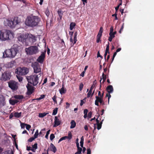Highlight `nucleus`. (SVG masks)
<instances>
[{"instance_id": "aec40b11", "label": "nucleus", "mask_w": 154, "mask_h": 154, "mask_svg": "<svg viewBox=\"0 0 154 154\" xmlns=\"http://www.w3.org/2000/svg\"><path fill=\"white\" fill-rule=\"evenodd\" d=\"M61 123V121L59 120L57 116L55 117L54 124L53 127H55L59 125Z\"/></svg>"}, {"instance_id": "774afa93", "label": "nucleus", "mask_w": 154, "mask_h": 154, "mask_svg": "<svg viewBox=\"0 0 154 154\" xmlns=\"http://www.w3.org/2000/svg\"><path fill=\"white\" fill-rule=\"evenodd\" d=\"M109 35L111 37L113 38L115 37V35L113 34V33H111V34L109 33Z\"/></svg>"}, {"instance_id": "052dcab7", "label": "nucleus", "mask_w": 154, "mask_h": 154, "mask_svg": "<svg viewBox=\"0 0 154 154\" xmlns=\"http://www.w3.org/2000/svg\"><path fill=\"white\" fill-rule=\"evenodd\" d=\"M97 57H100L101 58H103V57L100 55L99 51H98L97 52Z\"/></svg>"}, {"instance_id": "69168bd1", "label": "nucleus", "mask_w": 154, "mask_h": 154, "mask_svg": "<svg viewBox=\"0 0 154 154\" xmlns=\"http://www.w3.org/2000/svg\"><path fill=\"white\" fill-rule=\"evenodd\" d=\"M113 28L112 27H111L110 28V31L109 33H113Z\"/></svg>"}, {"instance_id": "ea45409f", "label": "nucleus", "mask_w": 154, "mask_h": 154, "mask_svg": "<svg viewBox=\"0 0 154 154\" xmlns=\"http://www.w3.org/2000/svg\"><path fill=\"white\" fill-rule=\"evenodd\" d=\"M86 98L81 100L80 106H82L86 102Z\"/></svg>"}, {"instance_id": "39448f33", "label": "nucleus", "mask_w": 154, "mask_h": 154, "mask_svg": "<svg viewBox=\"0 0 154 154\" xmlns=\"http://www.w3.org/2000/svg\"><path fill=\"white\" fill-rule=\"evenodd\" d=\"M10 31L5 30L4 32L1 31L0 34V39L2 41H5L9 38Z\"/></svg>"}, {"instance_id": "9d476101", "label": "nucleus", "mask_w": 154, "mask_h": 154, "mask_svg": "<svg viewBox=\"0 0 154 154\" xmlns=\"http://www.w3.org/2000/svg\"><path fill=\"white\" fill-rule=\"evenodd\" d=\"M18 88V83L13 80L10 81V88L13 91H15L17 90Z\"/></svg>"}, {"instance_id": "f257e3e1", "label": "nucleus", "mask_w": 154, "mask_h": 154, "mask_svg": "<svg viewBox=\"0 0 154 154\" xmlns=\"http://www.w3.org/2000/svg\"><path fill=\"white\" fill-rule=\"evenodd\" d=\"M40 20V18L38 16H29L26 19L25 24L28 26L33 27L37 26Z\"/></svg>"}, {"instance_id": "a18cd8bd", "label": "nucleus", "mask_w": 154, "mask_h": 154, "mask_svg": "<svg viewBox=\"0 0 154 154\" xmlns=\"http://www.w3.org/2000/svg\"><path fill=\"white\" fill-rule=\"evenodd\" d=\"M55 138V136L53 134H51L50 136V139L51 140H53Z\"/></svg>"}, {"instance_id": "a19ab883", "label": "nucleus", "mask_w": 154, "mask_h": 154, "mask_svg": "<svg viewBox=\"0 0 154 154\" xmlns=\"http://www.w3.org/2000/svg\"><path fill=\"white\" fill-rule=\"evenodd\" d=\"M57 97L56 95H54L52 98V100L54 102V104H57V102L56 100Z\"/></svg>"}, {"instance_id": "09e8293b", "label": "nucleus", "mask_w": 154, "mask_h": 154, "mask_svg": "<svg viewBox=\"0 0 154 154\" xmlns=\"http://www.w3.org/2000/svg\"><path fill=\"white\" fill-rule=\"evenodd\" d=\"M109 42H108V44L106 45V48L105 51L109 52Z\"/></svg>"}, {"instance_id": "bb28decb", "label": "nucleus", "mask_w": 154, "mask_h": 154, "mask_svg": "<svg viewBox=\"0 0 154 154\" xmlns=\"http://www.w3.org/2000/svg\"><path fill=\"white\" fill-rule=\"evenodd\" d=\"M14 98L19 100H21L23 99L24 97L22 95H15L14 96Z\"/></svg>"}, {"instance_id": "dca6fc26", "label": "nucleus", "mask_w": 154, "mask_h": 154, "mask_svg": "<svg viewBox=\"0 0 154 154\" xmlns=\"http://www.w3.org/2000/svg\"><path fill=\"white\" fill-rule=\"evenodd\" d=\"M27 89V92L26 93L28 95H30L32 94L33 91V87L28 84L26 86Z\"/></svg>"}, {"instance_id": "4468645a", "label": "nucleus", "mask_w": 154, "mask_h": 154, "mask_svg": "<svg viewBox=\"0 0 154 154\" xmlns=\"http://www.w3.org/2000/svg\"><path fill=\"white\" fill-rule=\"evenodd\" d=\"M103 32V28L102 27L100 28V30L97 36V41L96 42L97 43L101 41V38L102 35V34Z\"/></svg>"}, {"instance_id": "2f4dec72", "label": "nucleus", "mask_w": 154, "mask_h": 154, "mask_svg": "<svg viewBox=\"0 0 154 154\" xmlns=\"http://www.w3.org/2000/svg\"><path fill=\"white\" fill-rule=\"evenodd\" d=\"M48 113L44 112L43 113H39L38 115V116L40 118H43L44 116H46Z\"/></svg>"}, {"instance_id": "ddd939ff", "label": "nucleus", "mask_w": 154, "mask_h": 154, "mask_svg": "<svg viewBox=\"0 0 154 154\" xmlns=\"http://www.w3.org/2000/svg\"><path fill=\"white\" fill-rule=\"evenodd\" d=\"M103 32V28L102 27L100 28V30L97 36V41L96 42L97 43L101 41V38L102 35V34Z\"/></svg>"}, {"instance_id": "f03ea898", "label": "nucleus", "mask_w": 154, "mask_h": 154, "mask_svg": "<svg viewBox=\"0 0 154 154\" xmlns=\"http://www.w3.org/2000/svg\"><path fill=\"white\" fill-rule=\"evenodd\" d=\"M41 74H42V73L40 72L38 75L36 74L32 75L29 76L28 77L27 79L29 83L32 84L33 86L36 85L38 82V75H40V77Z\"/></svg>"}, {"instance_id": "e433bc0d", "label": "nucleus", "mask_w": 154, "mask_h": 154, "mask_svg": "<svg viewBox=\"0 0 154 154\" xmlns=\"http://www.w3.org/2000/svg\"><path fill=\"white\" fill-rule=\"evenodd\" d=\"M67 138L69 140H71L72 138V133L70 131H69L68 133V136H67Z\"/></svg>"}, {"instance_id": "5fc2aeb1", "label": "nucleus", "mask_w": 154, "mask_h": 154, "mask_svg": "<svg viewBox=\"0 0 154 154\" xmlns=\"http://www.w3.org/2000/svg\"><path fill=\"white\" fill-rule=\"evenodd\" d=\"M112 17H115V20H118L117 17V14L116 13V12L114 14H113L112 15Z\"/></svg>"}, {"instance_id": "a211bd4d", "label": "nucleus", "mask_w": 154, "mask_h": 154, "mask_svg": "<svg viewBox=\"0 0 154 154\" xmlns=\"http://www.w3.org/2000/svg\"><path fill=\"white\" fill-rule=\"evenodd\" d=\"M96 100H95V104L97 106H99V102L100 104L103 102V98L101 97H99L98 96H96L95 97Z\"/></svg>"}, {"instance_id": "37998d69", "label": "nucleus", "mask_w": 154, "mask_h": 154, "mask_svg": "<svg viewBox=\"0 0 154 154\" xmlns=\"http://www.w3.org/2000/svg\"><path fill=\"white\" fill-rule=\"evenodd\" d=\"M50 131H51V130H49L46 132V134L45 136V137L47 139H48V135H49V134H50Z\"/></svg>"}, {"instance_id": "2eb2a0df", "label": "nucleus", "mask_w": 154, "mask_h": 154, "mask_svg": "<svg viewBox=\"0 0 154 154\" xmlns=\"http://www.w3.org/2000/svg\"><path fill=\"white\" fill-rule=\"evenodd\" d=\"M46 51L44 52H42L41 55L37 59V61L41 63H42L44 60Z\"/></svg>"}, {"instance_id": "de8ad7c7", "label": "nucleus", "mask_w": 154, "mask_h": 154, "mask_svg": "<svg viewBox=\"0 0 154 154\" xmlns=\"http://www.w3.org/2000/svg\"><path fill=\"white\" fill-rule=\"evenodd\" d=\"M32 146L33 148H34L35 149H36L38 148L37 143H35L33 145H32Z\"/></svg>"}, {"instance_id": "c03bdc74", "label": "nucleus", "mask_w": 154, "mask_h": 154, "mask_svg": "<svg viewBox=\"0 0 154 154\" xmlns=\"http://www.w3.org/2000/svg\"><path fill=\"white\" fill-rule=\"evenodd\" d=\"M83 85L82 83L81 82L80 83L79 85V90H80V91H81L82 90L83 88Z\"/></svg>"}, {"instance_id": "6ab92c4d", "label": "nucleus", "mask_w": 154, "mask_h": 154, "mask_svg": "<svg viewBox=\"0 0 154 154\" xmlns=\"http://www.w3.org/2000/svg\"><path fill=\"white\" fill-rule=\"evenodd\" d=\"M95 81L94 82L93 84L91 85L90 89L87 94V97L88 98L90 97L93 88L96 86V82H95Z\"/></svg>"}, {"instance_id": "6e6d98bb", "label": "nucleus", "mask_w": 154, "mask_h": 154, "mask_svg": "<svg viewBox=\"0 0 154 154\" xmlns=\"http://www.w3.org/2000/svg\"><path fill=\"white\" fill-rule=\"evenodd\" d=\"M26 124L23 123H21L20 125L21 128H24L25 126H26Z\"/></svg>"}, {"instance_id": "20e7f679", "label": "nucleus", "mask_w": 154, "mask_h": 154, "mask_svg": "<svg viewBox=\"0 0 154 154\" xmlns=\"http://www.w3.org/2000/svg\"><path fill=\"white\" fill-rule=\"evenodd\" d=\"M28 69L26 67H18L17 68L15 72L19 75H25L28 72Z\"/></svg>"}, {"instance_id": "603ef678", "label": "nucleus", "mask_w": 154, "mask_h": 154, "mask_svg": "<svg viewBox=\"0 0 154 154\" xmlns=\"http://www.w3.org/2000/svg\"><path fill=\"white\" fill-rule=\"evenodd\" d=\"M116 54H117L116 52H115L113 54V55L111 63L113 61V60H114V58L116 56Z\"/></svg>"}, {"instance_id": "4d7b16f0", "label": "nucleus", "mask_w": 154, "mask_h": 154, "mask_svg": "<svg viewBox=\"0 0 154 154\" xmlns=\"http://www.w3.org/2000/svg\"><path fill=\"white\" fill-rule=\"evenodd\" d=\"M45 14L47 17H48L50 14V12L48 10H46L45 11Z\"/></svg>"}, {"instance_id": "f704fd0d", "label": "nucleus", "mask_w": 154, "mask_h": 154, "mask_svg": "<svg viewBox=\"0 0 154 154\" xmlns=\"http://www.w3.org/2000/svg\"><path fill=\"white\" fill-rule=\"evenodd\" d=\"M77 32H76L74 33V42L73 44H74L76 43V42L77 41Z\"/></svg>"}, {"instance_id": "7c9ffc66", "label": "nucleus", "mask_w": 154, "mask_h": 154, "mask_svg": "<svg viewBox=\"0 0 154 154\" xmlns=\"http://www.w3.org/2000/svg\"><path fill=\"white\" fill-rule=\"evenodd\" d=\"M76 24L75 23L72 22L70 24V29L72 30L74 27L75 26Z\"/></svg>"}, {"instance_id": "6e6552de", "label": "nucleus", "mask_w": 154, "mask_h": 154, "mask_svg": "<svg viewBox=\"0 0 154 154\" xmlns=\"http://www.w3.org/2000/svg\"><path fill=\"white\" fill-rule=\"evenodd\" d=\"M10 28H13L15 26L20 22V20L18 17H15L10 20Z\"/></svg>"}, {"instance_id": "c756f323", "label": "nucleus", "mask_w": 154, "mask_h": 154, "mask_svg": "<svg viewBox=\"0 0 154 154\" xmlns=\"http://www.w3.org/2000/svg\"><path fill=\"white\" fill-rule=\"evenodd\" d=\"M21 114L22 113L21 112L20 113H18V112H15L14 113V116L15 117L17 118H18L21 116Z\"/></svg>"}, {"instance_id": "393cba45", "label": "nucleus", "mask_w": 154, "mask_h": 154, "mask_svg": "<svg viewBox=\"0 0 154 154\" xmlns=\"http://www.w3.org/2000/svg\"><path fill=\"white\" fill-rule=\"evenodd\" d=\"M10 20L9 19H5L4 20V24L6 26H9Z\"/></svg>"}, {"instance_id": "e2e57ef3", "label": "nucleus", "mask_w": 154, "mask_h": 154, "mask_svg": "<svg viewBox=\"0 0 154 154\" xmlns=\"http://www.w3.org/2000/svg\"><path fill=\"white\" fill-rule=\"evenodd\" d=\"M87 154H91V150L90 149L88 148L87 149Z\"/></svg>"}, {"instance_id": "4c0bfd02", "label": "nucleus", "mask_w": 154, "mask_h": 154, "mask_svg": "<svg viewBox=\"0 0 154 154\" xmlns=\"http://www.w3.org/2000/svg\"><path fill=\"white\" fill-rule=\"evenodd\" d=\"M21 75H16L17 77L20 82H21L23 80V77L21 76Z\"/></svg>"}, {"instance_id": "0eeeda50", "label": "nucleus", "mask_w": 154, "mask_h": 154, "mask_svg": "<svg viewBox=\"0 0 154 154\" xmlns=\"http://www.w3.org/2000/svg\"><path fill=\"white\" fill-rule=\"evenodd\" d=\"M18 47L16 45H14L10 49V53L11 56L10 57H14L18 52Z\"/></svg>"}, {"instance_id": "864d4df0", "label": "nucleus", "mask_w": 154, "mask_h": 154, "mask_svg": "<svg viewBox=\"0 0 154 154\" xmlns=\"http://www.w3.org/2000/svg\"><path fill=\"white\" fill-rule=\"evenodd\" d=\"M11 135H12V137H13V142L16 141V135H14L11 134Z\"/></svg>"}, {"instance_id": "473e14b6", "label": "nucleus", "mask_w": 154, "mask_h": 154, "mask_svg": "<svg viewBox=\"0 0 154 154\" xmlns=\"http://www.w3.org/2000/svg\"><path fill=\"white\" fill-rule=\"evenodd\" d=\"M77 148V152H76L75 154H81V152L82 150V149L80 147H78Z\"/></svg>"}, {"instance_id": "f3484780", "label": "nucleus", "mask_w": 154, "mask_h": 154, "mask_svg": "<svg viewBox=\"0 0 154 154\" xmlns=\"http://www.w3.org/2000/svg\"><path fill=\"white\" fill-rule=\"evenodd\" d=\"M27 40H29L30 43H32L35 42L36 41V39L34 35L30 34L27 35Z\"/></svg>"}, {"instance_id": "9b49d317", "label": "nucleus", "mask_w": 154, "mask_h": 154, "mask_svg": "<svg viewBox=\"0 0 154 154\" xmlns=\"http://www.w3.org/2000/svg\"><path fill=\"white\" fill-rule=\"evenodd\" d=\"M10 73L9 72H6L3 73L1 78V80L5 81L9 79Z\"/></svg>"}, {"instance_id": "cd10ccee", "label": "nucleus", "mask_w": 154, "mask_h": 154, "mask_svg": "<svg viewBox=\"0 0 154 154\" xmlns=\"http://www.w3.org/2000/svg\"><path fill=\"white\" fill-rule=\"evenodd\" d=\"M60 92L61 94H65L66 91V90L64 89L63 86L62 88L60 90Z\"/></svg>"}, {"instance_id": "680f3d73", "label": "nucleus", "mask_w": 154, "mask_h": 154, "mask_svg": "<svg viewBox=\"0 0 154 154\" xmlns=\"http://www.w3.org/2000/svg\"><path fill=\"white\" fill-rule=\"evenodd\" d=\"M85 72V71H83L80 74V76H82V77H84Z\"/></svg>"}, {"instance_id": "f8f14e48", "label": "nucleus", "mask_w": 154, "mask_h": 154, "mask_svg": "<svg viewBox=\"0 0 154 154\" xmlns=\"http://www.w3.org/2000/svg\"><path fill=\"white\" fill-rule=\"evenodd\" d=\"M18 39L19 41L24 43L27 40V35L24 34H21L18 37Z\"/></svg>"}, {"instance_id": "1a4fd4ad", "label": "nucleus", "mask_w": 154, "mask_h": 154, "mask_svg": "<svg viewBox=\"0 0 154 154\" xmlns=\"http://www.w3.org/2000/svg\"><path fill=\"white\" fill-rule=\"evenodd\" d=\"M106 89L108 92L109 93V94H106V97H108V103L109 104V99L111 97V95L110 94V93L112 92L113 90V89L112 85H109L107 87Z\"/></svg>"}, {"instance_id": "423d86ee", "label": "nucleus", "mask_w": 154, "mask_h": 154, "mask_svg": "<svg viewBox=\"0 0 154 154\" xmlns=\"http://www.w3.org/2000/svg\"><path fill=\"white\" fill-rule=\"evenodd\" d=\"M31 65L34 69V73H37L40 72L41 69L40 67V65L38 62L32 63Z\"/></svg>"}, {"instance_id": "49530a36", "label": "nucleus", "mask_w": 154, "mask_h": 154, "mask_svg": "<svg viewBox=\"0 0 154 154\" xmlns=\"http://www.w3.org/2000/svg\"><path fill=\"white\" fill-rule=\"evenodd\" d=\"M35 139V138L34 137H30L29 139L28 140V141L29 142H32L33 140H34V139Z\"/></svg>"}, {"instance_id": "5701e85b", "label": "nucleus", "mask_w": 154, "mask_h": 154, "mask_svg": "<svg viewBox=\"0 0 154 154\" xmlns=\"http://www.w3.org/2000/svg\"><path fill=\"white\" fill-rule=\"evenodd\" d=\"M51 150L55 153L57 150V149L54 145L52 143H51L50 145Z\"/></svg>"}, {"instance_id": "4be33fe9", "label": "nucleus", "mask_w": 154, "mask_h": 154, "mask_svg": "<svg viewBox=\"0 0 154 154\" xmlns=\"http://www.w3.org/2000/svg\"><path fill=\"white\" fill-rule=\"evenodd\" d=\"M9 50H6L3 53V58H6L9 57Z\"/></svg>"}, {"instance_id": "c85d7f7f", "label": "nucleus", "mask_w": 154, "mask_h": 154, "mask_svg": "<svg viewBox=\"0 0 154 154\" xmlns=\"http://www.w3.org/2000/svg\"><path fill=\"white\" fill-rule=\"evenodd\" d=\"M18 101L17 100H12L10 99V104L12 105H14L16 103H17Z\"/></svg>"}, {"instance_id": "79ce46f5", "label": "nucleus", "mask_w": 154, "mask_h": 154, "mask_svg": "<svg viewBox=\"0 0 154 154\" xmlns=\"http://www.w3.org/2000/svg\"><path fill=\"white\" fill-rule=\"evenodd\" d=\"M38 135V130H37L36 131L35 134H34V137H35V138H37Z\"/></svg>"}, {"instance_id": "3c124183", "label": "nucleus", "mask_w": 154, "mask_h": 154, "mask_svg": "<svg viewBox=\"0 0 154 154\" xmlns=\"http://www.w3.org/2000/svg\"><path fill=\"white\" fill-rule=\"evenodd\" d=\"M97 129L98 130H100L101 128L102 125L101 124H97Z\"/></svg>"}, {"instance_id": "58836bf2", "label": "nucleus", "mask_w": 154, "mask_h": 154, "mask_svg": "<svg viewBox=\"0 0 154 154\" xmlns=\"http://www.w3.org/2000/svg\"><path fill=\"white\" fill-rule=\"evenodd\" d=\"M58 108H56L55 109L53 110V112L52 113V115H56L57 112Z\"/></svg>"}, {"instance_id": "0e129e2a", "label": "nucleus", "mask_w": 154, "mask_h": 154, "mask_svg": "<svg viewBox=\"0 0 154 154\" xmlns=\"http://www.w3.org/2000/svg\"><path fill=\"white\" fill-rule=\"evenodd\" d=\"M88 112V110L87 109H85L84 110V114H87Z\"/></svg>"}, {"instance_id": "a878e982", "label": "nucleus", "mask_w": 154, "mask_h": 154, "mask_svg": "<svg viewBox=\"0 0 154 154\" xmlns=\"http://www.w3.org/2000/svg\"><path fill=\"white\" fill-rule=\"evenodd\" d=\"M71 124L70 128H73L75 127L76 123L74 120H72L71 122Z\"/></svg>"}, {"instance_id": "c9c22d12", "label": "nucleus", "mask_w": 154, "mask_h": 154, "mask_svg": "<svg viewBox=\"0 0 154 154\" xmlns=\"http://www.w3.org/2000/svg\"><path fill=\"white\" fill-rule=\"evenodd\" d=\"M84 140L83 136H82L81 138V141L80 142V146L82 147H83Z\"/></svg>"}, {"instance_id": "bf43d9fd", "label": "nucleus", "mask_w": 154, "mask_h": 154, "mask_svg": "<svg viewBox=\"0 0 154 154\" xmlns=\"http://www.w3.org/2000/svg\"><path fill=\"white\" fill-rule=\"evenodd\" d=\"M1 154H10L9 151H6L4 152H2Z\"/></svg>"}, {"instance_id": "7ed1b4c3", "label": "nucleus", "mask_w": 154, "mask_h": 154, "mask_svg": "<svg viewBox=\"0 0 154 154\" xmlns=\"http://www.w3.org/2000/svg\"><path fill=\"white\" fill-rule=\"evenodd\" d=\"M27 54L29 55L35 54L38 52V48L36 46H32L25 49Z\"/></svg>"}, {"instance_id": "13d9d810", "label": "nucleus", "mask_w": 154, "mask_h": 154, "mask_svg": "<svg viewBox=\"0 0 154 154\" xmlns=\"http://www.w3.org/2000/svg\"><path fill=\"white\" fill-rule=\"evenodd\" d=\"M92 112H89L88 114V117L89 118H91L92 116Z\"/></svg>"}, {"instance_id": "72a5a7b5", "label": "nucleus", "mask_w": 154, "mask_h": 154, "mask_svg": "<svg viewBox=\"0 0 154 154\" xmlns=\"http://www.w3.org/2000/svg\"><path fill=\"white\" fill-rule=\"evenodd\" d=\"M102 77L103 79V82L102 83H104L106 79V75H105L104 72H103L102 73Z\"/></svg>"}, {"instance_id": "338daca9", "label": "nucleus", "mask_w": 154, "mask_h": 154, "mask_svg": "<svg viewBox=\"0 0 154 154\" xmlns=\"http://www.w3.org/2000/svg\"><path fill=\"white\" fill-rule=\"evenodd\" d=\"M13 143H14V144L15 145V146L16 148L17 149H18V145H17V144L16 142L15 141L14 142H13Z\"/></svg>"}, {"instance_id": "b1692460", "label": "nucleus", "mask_w": 154, "mask_h": 154, "mask_svg": "<svg viewBox=\"0 0 154 154\" xmlns=\"http://www.w3.org/2000/svg\"><path fill=\"white\" fill-rule=\"evenodd\" d=\"M5 99L2 95H0V106H3L5 104L4 101Z\"/></svg>"}, {"instance_id": "8fccbe9b", "label": "nucleus", "mask_w": 154, "mask_h": 154, "mask_svg": "<svg viewBox=\"0 0 154 154\" xmlns=\"http://www.w3.org/2000/svg\"><path fill=\"white\" fill-rule=\"evenodd\" d=\"M26 128L28 130H29L31 128V126L29 125L26 124Z\"/></svg>"}, {"instance_id": "412c9836", "label": "nucleus", "mask_w": 154, "mask_h": 154, "mask_svg": "<svg viewBox=\"0 0 154 154\" xmlns=\"http://www.w3.org/2000/svg\"><path fill=\"white\" fill-rule=\"evenodd\" d=\"M63 12H64L63 11H62L60 9H59L58 10L57 14L60 17V19L58 18V20H59V21H60L61 20Z\"/></svg>"}]
</instances>
